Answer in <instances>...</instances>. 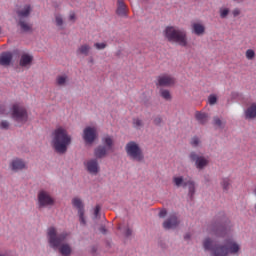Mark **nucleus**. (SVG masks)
Returning a JSON list of instances; mask_svg holds the SVG:
<instances>
[{
	"label": "nucleus",
	"mask_w": 256,
	"mask_h": 256,
	"mask_svg": "<svg viewBox=\"0 0 256 256\" xmlns=\"http://www.w3.org/2000/svg\"><path fill=\"white\" fill-rule=\"evenodd\" d=\"M124 233H125L126 237H129L133 233V230H131V228H126L124 230Z\"/></svg>",
	"instance_id": "de8ad7c7"
},
{
	"label": "nucleus",
	"mask_w": 256,
	"mask_h": 256,
	"mask_svg": "<svg viewBox=\"0 0 256 256\" xmlns=\"http://www.w3.org/2000/svg\"><path fill=\"white\" fill-rule=\"evenodd\" d=\"M13 60V54L11 52H4L0 55V65L7 66L11 65Z\"/></svg>",
	"instance_id": "cd10ccee"
},
{
	"label": "nucleus",
	"mask_w": 256,
	"mask_h": 256,
	"mask_svg": "<svg viewBox=\"0 0 256 256\" xmlns=\"http://www.w3.org/2000/svg\"><path fill=\"white\" fill-rule=\"evenodd\" d=\"M116 13L119 17H124V18L128 17V15H127L128 10H127V5L125 4V1H123V0L117 1Z\"/></svg>",
	"instance_id": "412c9836"
},
{
	"label": "nucleus",
	"mask_w": 256,
	"mask_h": 256,
	"mask_svg": "<svg viewBox=\"0 0 256 256\" xmlns=\"http://www.w3.org/2000/svg\"><path fill=\"white\" fill-rule=\"evenodd\" d=\"M87 62H88V65H95V58L90 56L88 57Z\"/></svg>",
	"instance_id": "49530a36"
},
{
	"label": "nucleus",
	"mask_w": 256,
	"mask_h": 256,
	"mask_svg": "<svg viewBox=\"0 0 256 256\" xmlns=\"http://www.w3.org/2000/svg\"><path fill=\"white\" fill-rule=\"evenodd\" d=\"M10 117L12 121H15V123H18L19 125H25V123L29 121L27 108L19 103L13 104L10 107Z\"/></svg>",
	"instance_id": "0eeeda50"
},
{
	"label": "nucleus",
	"mask_w": 256,
	"mask_h": 256,
	"mask_svg": "<svg viewBox=\"0 0 256 256\" xmlns=\"http://www.w3.org/2000/svg\"><path fill=\"white\" fill-rule=\"evenodd\" d=\"M184 239H185L186 241L189 240V239H191V234H190V233L185 234Z\"/></svg>",
	"instance_id": "8fccbe9b"
},
{
	"label": "nucleus",
	"mask_w": 256,
	"mask_h": 256,
	"mask_svg": "<svg viewBox=\"0 0 256 256\" xmlns=\"http://www.w3.org/2000/svg\"><path fill=\"white\" fill-rule=\"evenodd\" d=\"M221 186L224 189V191H229V187H231V179L223 178L221 181Z\"/></svg>",
	"instance_id": "f704fd0d"
},
{
	"label": "nucleus",
	"mask_w": 256,
	"mask_h": 256,
	"mask_svg": "<svg viewBox=\"0 0 256 256\" xmlns=\"http://www.w3.org/2000/svg\"><path fill=\"white\" fill-rule=\"evenodd\" d=\"M204 251H210L211 256L241 255V243L235 238H227L222 244H213V239L207 237L202 242Z\"/></svg>",
	"instance_id": "f257e3e1"
},
{
	"label": "nucleus",
	"mask_w": 256,
	"mask_h": 256,
	"mask_svg": "<svg viewBox=\"0 0 256 256\" xmlns=\"http://www.w3.org/2000/svg\"><path fill=\"white\" fill-rule=\"evenodd\" d=\"M10 126H11V123H9V121H7V120H2L0 122V129H2V130H7V129H9Z\"/></svg>",
	"instance_id": "ea45409f"
},
{
	"label": "nucleus",
	"mask_w": 256,
	"mask_h": 256,
	"mask_svg": "<svg viewBox=\"0 0 256 256\" xmlns=\"http://www.w3.org/2000/svg\"><path fill=\"white\" fill-rule=\"evenodd\" d=\"M36 205L40 210L51 209V207H55V205H57V200L49 190L40 189L37 192Z\"/></svg>",
	"instance_id": "423d86ee"
},
{
	"label": "nucleus",
	"mask_w": 256,
	"mask_h": 256,
	"mask_svg": "<svg viewBox=\"0 0 256 256\" xmlns=\"http://www.w3.org/2000/svg\"><path fill=\"white\" fill-rule=\"evenodd\" d=\"M188 157L190 161L195 163V167L198 169V171H203L205 167L209 166V157L201 156L195 151L190 152Z\"/></svg>",
	"instance_id": "9d476101"
},
{
	"label": "nucleus",
	"mask_w": 256,
	"mask_h": 256,
	"mask_svg": "<svg viewBox=\"0 0 256 256\" xmlns=\"http://www.w3.org/2000/svg\"><path fill=\"white\" fill-rule=\"evenodd\" d=\"M92 51L93 47H91V44L83 43L77 48L76 55H78V57H89Z\"/></svg>",
	"instance_id": "f3484780"
},
{
	"label": "nucleus",
	"mask_w": 256,
	"mask_h": 256,
	"mask_svg": "<svg viewBox=\"0 0 256 256\" xmlns=\"http://www.w3.org/2000/svg\"><path fill=\"white\" fill-rule=\"evenodd\" d=\"M179 223H181V221H179L177 214H172L163 222L162 225L165 229H176V227H179Z\"/></svg>",
	"instance_id": "dca6fc26"
},
{
	"label": "nucleus",
	"mask_w": 256,
	"mask_h": 256,
	"mask_svg": "<svg viewBox=\"0 0 256 256\" xmlns=\"http://www.w3.org/2000/svg\"><path fill=\"white\" fill-rule=\"evenodd\" d=\"M189 180L183 175H174L172 177V183L176 189H185L187 188V183Z\"/></svg>",
	"instance_id": "a211bd4d"
},
{
	"label": "nucleus",
	"mask_w": 256,
	"mask_h": 256,
	"mask_svg": "<svg viewBox=\"0 0 256 256\" xmlns=\"http://www.w3.org/2000/svg\"><path fill=\"white\" fill-rule=\"evenodd\" d=\"M98 135L96 126H86L82 132V139L86 145H93Z\"/></svg>",
	"instance_id": "1a4fd4ad"
},
{
	"label": "nucleus",
	"mask_w": 256,
	"mask_h": 256,
	"mask_svg": "<svg viewBox=\"0 0 256 256\" xmlns=\"http://www.w3.org/2000/svg\"><path fill=\"white\" fill-rule=\"evenodd\" d=\"M94 47L98 51H103V49L107 48V43H105V42H96V43H94Z\"/></svg>",
	"instance_id": "4c0bfd02"
},
{
	"label": "nucleus",
	"mask_w": 256,
	"mask_h": 256,
	"mask_svg": "<svg viewBox=\"0 0 256 256\" xmlns=\"http://www.w3.org/2000/svg\"><path fill=\"white\" fill-rule=\"evenodd\" d=\"M33 62V56L25 53L22 54L21 58H20V67H29L31 66V63Z\"/></svg>",
	"instance_id": "c85d7f7f"
},
{
	"label": "nucleus",
	"mask_w": 256,
	"mask_h": 256,
	"mask_svg": "<svg viewBox=\"0 0 256 256\" xmlns=\"http://www.w3.org/2000/svg\"><path fill=\"white\" fill-rule=\"evenodd\" d=\"M55 85L57 87H67L69 85V75L60 74L56 76Z\"/></svg>",
	"instance_id": "b1692460"
},
{
	"label": "nucleus",
	"mask_w": 256,
	"mask_h": 256,
	"mask_svg": "<svg viewBox=\"0 0 256 256\" xmlns=\"http://www.w3.org/2000/svg\"><path fill=\"white\" fill-rule=\"evenodd\" d=\"M234 3H243L245 0H233Z\"/></svg>",
	"instance_id": "603ef678"
},
{
	"label": "nucleus",
	"mask_w": 256,
	"mask_h": 256,
	"mask_svg": "<svg viewBox=\"0 0 256 256\" xmlns=\"http://www.w3.org/2000/svg\"><path fill=\"white\" fill-rule=\"evenodd\" d=\"M190 145H192L193 147H200L201 138H199L198 136L192 137L190 140Z\"/></svg>",
	"instance_id": "e433bc0d"
},
{
	"label": "nucleus",
	"mask_w": 256,
	"mask_h": 256,
	"mask_svg": "<svg viewBox=\"0 0 256 256\" xmlns=\"http://www.w3.org/2000/svg\"><path fill=\"white\" fill-rule=\"evenodd\" d=\"M160 96L162 99H165V101H171V92L168 89H160Z\"/></svg>",
	"instance_id": "473e14b6"
},
{
	"label": "nucleus",
	"mask_w": 256,
	"mask_h": 256,
	"mask_svg": "<svg viewBox=\"0 0 256 256\" xmlns=\"http://www.w3.org/2000/svg\"><path fill=\"white\" fill-rule=\"evenodd\" d=\"M214 125L218 127V129H225V125H227V121L225 119H221L219 117H214Z\"/></svg>",
	"instance_id": "7c9ffc66"
},
{
	"label": "nucleus",
	"mask_w": 256,
	"mask_h": 256,
	"mask_svg": "<svg viewBox=\"0 0 256 256\" xmlns=\"http://www.w3.org/2000/svg\"><path fill=\"white\" fill-rule=\"evenodd\" d=\"M204 181H205V183H209V176H205Z\"/></svg>",
	"instance_id": "3c124183"
},
{
	"label": "nucleus",
	"mask_w": 256,
	"mask_h": 256,
	"mask_svg": "<svg viewBox=\"0 0 256 256\" xmlns=\"http://www.w3.org/2000/svg\"><path fill=\"white\" fill-rule=\"evenodd\" d=\"M208 103L209 105H215L217 103V95L210 94L208 97Z\"/></svg>",
	"instance_id": "58836bf2"
},
{
	"label": "nucleus",
	"mask_w": 256,
	"mask_h": 256,
	"mask_svg": "<svg viewBox=\"0 0 256 256\" xmlns=\"http://www.w3.org/2000/svg\"><path fill=\"white\" fill-rule=\"evenodd\" d=\"M101 212V206L97 205L94 208V219H99V213Z\"/></svg>",
	"instance_id": "79ce46f5"
},
{
	"label": "nucleus",
	"mask_w": 256,
	"mask_h": 256,
	"mask_svg": "<svg viewBox=\"0 0 256 256\" xmlns=\"http://www.w3.org/2000/svg\"><path fill=\"white\" fill-rule=\"evenodd\" d=\"M132 124H133V127L134 129H143V120L140 119V118H133L132 120Z\"/></svg>",
	"instance_id": "72a5a7b5"
},
{
	"label": "nucleus",
	"mask_w": 256,
	"mask_h": 256,
	"mask_svg": "<svg viewBox=\"0 0 256 256\" xmlns=\"http://www.w3.org/2000/svg\"><path fill=\"white\" fill-rule=\"evenodd\" d=\"M54 23L59 31H63L66 27L65 18L61 14L54 15Z\"/></svg>",
	"instance_id": "a878e982"
},
{
	"label": "nucleus",
	"mask_w": 256,
	"mask_h": 256,
	"mask_svg": "<svg viewBox=\"0 0 256 256\" xmlns=\"http://www.w3.org/2000/svg\"><path fill=\"white\" fill-rule=\"evenodd\" d=\"M245 57L246 59H248V61H253V59H255V50L253 49L246 50Z\"/></svg>",
	"instance_id": "c9c22d12"
},
{
	"label": "nucleus",
	"mask_w": 256,
	"mask_h": 256,
	"mask_svg": "<svg viewBox=\"0 0 256 256\" xmlns=\"http://www.w3.org/2000/svg\"><path fill=\"white\" fill-rule=\"evenodd\" d=\"M72 207L77 210L80 225H87V220L85 219V203L83 202V199L80 197H74L72 198Z\"/></svg>",
	"instance_id": "6e6552de"
},
{
	"label": "nucleus",
	"mask_w": 256,
	"mask_h": 256,
	"mask_svg": "<svg viewBox=\"0 0 256 256\" xmlns=\"http://www.w3.org/2000/svg\"><path fill=\"white\" fill-rule=\"evenodd\" d=\"M191 31L194 35H197V37H202V35H205V24L201 22H193L191 24Z\"/></svg>",
	"instance_id": "6ab92c4d"
},
{
	"label": "nucleus",
	"mask_w": 256,
	"mask_h": 256,
	"mask_svg": "<svg viewBox=\"0 0 256 256\" xmlns=\"http://www.w3.org/2000/svg\"><path fill=\"white\" fill-rule=\"evenodd\" d=\"M232 15H233V17H239V15H241V10L239 8H235L232 11Z\"/></svg>",
	"instance_id": "a18cd8bd"
},
{
	"label": "nucleus",
	"mask_w": 256,
	"mask_h": 256,
	"mask_svg": "<svg viewBox=\"0 0 256 256\" xmlns=\"http://www.w3.org/2000/svg\"><path fill=\"white\" fill-rule=\"evenodd\" d=\"M77 19V16L75 15V12H70L68 16V21H71L72 23H75V20Z\"/></svg>",
	"instance_id": "37998d69"
},
{
	"label": "nucleus",
	"mask_w": 256,
	"mask_h": 256,
	"mask_svg": "<svg viewBox=\"0 0 256 256\" xmlns=\"http://www.w3.org/2000/svg\"><path fill=\"white\" fill-rule=\"evenodd\" d=\"M51 139L52 148L59 155H65L67 149H69V145L73 141V137H71L69 131L63 126H58L53 130Z\"/></svg>",
	"instance_id": "7ed1b4c3"
},
{
	"label": "nucleus",
	"mask_w": 256,
	"mask_h": 256,
	"mask_svg": "<svg viewBox=\"0 0 256 256\" xmlns=\"http://www.w3.org/2000/svg\"><path fill=\"white\" fill-rule=\"evenodd\" d=\"M18 27L23 33H29L33 30V25L29 23V19H18Z\"/></svg>",
	"instance_id": "5701e85b"
},
{
	"label": "nucleus",
	"mask_w": 256,
	"mask_h": 256,
	"mask_svg": "<svg viewBox=\"0 0 256 256\" xmlns=\"http://www.w3.org/2000/svg\"><path fill=\"white\" fill-rule=\"evenodd\" d=\"M124 149L127 157L131 161H136V163H142V161H145V154L143 153V149L138 142L133 140L129 141L128 143H126Z\"/></svg>",
	"instance_id": "39448f33"
},
{
	"label": "nucleus",
	"mask_w": 256,
	"mask_h": 256,
	"mask_svg": "<svg viewBox=\"0 0 256 256\" xmlns=\"http://www.w3.org/2000/svg\"><path fill=\"white\" fill-rule=\"evenodd\" d=\"M109 151L110 150L103 145H99L94 149V157L95 159H104V157H107V155H109Z\"/></svg>",
	"instance_id": "4be33fe9"
},
{
	"label": "nucleus",
	"mask_w": 256,
	"mask_h": 256,
	"mask_svg": "<svg viewBox=\"0 0 256 256\" xmlns=\"http://www.w3.org/2000/svg\"><path fill=\"white\" fill-rule=\"evenodd\" d=\"M17 15L18 19H29V15H31V5H25L23 8L18 10Z\"/></svg>",
	"instance_id": "393cba45"
},
{
	"label": "nucleus",
	"mask_w": 256,
	"mask_h": 256,
	"mask_svg": "<svg viewBox=\"0 0 256 256\" xmlns=\"http://www.w3.org/2000/svg\"><path fill=\"white\" fill-rule=\"evenodd\" d=\"M186 187L188 188V196L193 199L195 192L197 191L195 182L192 179H189L188 183H186Z\"/></svg>",
	"instance_id": "c756f323"
},
{
	"label": "nucleus",
	"mask_w": 256,
	"mask_h": 256,
	"mask_svg": "<svg viewBox=\"0 0 256 256\" xmlns=\"http://www.w3.org/2000/svg\"><path fill=\"white\" fill-rule=\"evenodd\" d=\"M116 55H117V57H119V55H121V50H118V51L116 52Z\"/></svg>",
	"instance_id": "864d4df0"
},
{
	"label": "nucleus",
	"mask_w": 256,
	"mask_h": 256,
	"mask_svg": "<svg viewBox=\"0 0 256 256\" xmlns=\"http://www.w3.org/2000/svg\"><path fill=\"white\" fill-rule=\"evenodd\" d=\"M10 169L15 173L23 171V169H27V162L21 158H14L10 162Z\"/></svg>",
	"instance_id": "4468645a"
},
{
	"label": "nucleus",
	"mask_w": 256,
	"mask_h": 256,
	"mask_svg": "<svg viewBox=\"0 0 256 256\" xmlns=\"http://www.w3.org/2000/svg\"><path fill=\"white\" fill-rule=\"evenodd\" d=\"M244 118L246 121H255L256 119V102H250L244 109Z\"/></svg>",
	"instance_id": "ddd939ff"
},
{
	"label": "nucleus",
	"mask_w": 256,
	"mask_h": 256,
	"mask_svg": "<svg viewBox=\"0 0 256 256\" xmlns=\"http://www.w3.org/2000/svg\"><path fill=\"white\" fill-rule=\"evenodd\" d=\"M161 123H163V118H161V116H157L156 118H154L155 125H161Z\"/></svg>",
	"instance_id": "c03bdc74"
},
{
	"label": "nucleus",
	"mask_w": 256,
	"mask_h": 256,
	"mask_svg": "<svg viewBox=\"0 0 256 256\" xmlns=\"http://www.w3.org/2000/svg\"><path fill=\"white\" fill-rule=\"evenodd\" d=\"M195 119L198 121L200 125L207 124V121H209V114L202 112V111H196L195 112Z\"/></svg>",
	"instance_id": "bb28decb"
},
{
	"label": "nucleus",
	"mask_w": 256,
	"mask_h": 256,
	"mask_svg": "<svg viewBox=\"0 0 256 256\" xmlns=\"http://www.w3.org/2000/svg\"><path fill=\"white\" fill-rule=\"evenodd\" d=\"M102 147H105L109 151H113V147L115 146V139L113 136L106 134L102 137Z\"/></svg>",
	"instance_id": "aec40b11"
},
{
	"label": "nucleus",
	"mask_w": 256,
	"mask_h": 256,
	"mask_svg": "<svg viewBox=\"0 0 256 256\" xmlns=\"http://www.w3.org/2000/svg\"><path fill=\"white\" fill-rule=\"evenodd\" d=\"M10 112L7 110V106L5 104L0 105V115H9Z\"/></svg>",
	"instance_id": "a19ab883"
},
{
	"label": "nucleus",
	"mask_w": 256,
	"mask_h": 256,
	"mask_svg": "<svg viewBox=\"0 0 256 256\" xmlns=\"http://www.w3.org/2000/svg\"><path fill=\"white\" fill-rule=\"evenodd\" d=\"M208 233L215 235V237H225V227L223 224H212L208 227Z\"/></svg>",
	"instance_id": "2eb2a0df"
},
{
	"label": "nucleus",
	"mask_w": 256,
	"mask_h": 256,
	"mask_svg": "<svg viewBox=\"0 0 256 256\" xmlns=\"http://www.w3.org/2000/svg\"><path fill=\"white\" fill-rule=\"evenodd\" d=\"M164 37L169 43H176L180 47H187L189 39L187 38V30L178 26H167L164 31Z\"/></svg>",
	"instance_id": "20e7f679"
},
{
	"label": "nucleus",
	"mask_w": 256,
	"mask_h": 256,
	"mask_svg": "<svg viewBox=\"0 0 256 256\" xmlns=\"http://www.w3.org/2000/svg\"><path fill=\"white\" fill-rule=\"evenodd\" d=\"M0 256H7V255H5V254H1V253H0Z\"/></svg>",
	"instance_id": "5fc2aeb1"
},
{
	"label": "nucleus",
	"mask_w": 256,
	"mask_h": 256,
	"mask_svg": "<svg viewBox=\"0 0 256 256\" xmlns=\"http://www.w3.org/2000/svg\"><path fill=\"white\" fill-rule=\"evenodd\" d=\"M157 87H173L175 85V77L171 74H162L157 77Z\"/></svg>",
	"instance_id": "f8f14e48"
},
{
	"label": "nucleus",
	"mask_w": 256,
	"mask_h": 256,
	"mask_svg": "<svg viewBox=\"0 0 256 256\" xmlns=\"http://www.w3.org/2000/svg\"><path fill=\"white\" fill-rule=\"evenodd\" d=\"M67 237H69V233H57L55 227H50L47 231V239L51 249L59 251L62 256H70L73 253L71 244L67 243Z\"/></svg>",
	"instance_id": "f03ea898"
},
{
	"label": "nucleus",
	"mask_w": 256,
	"mask_h": 256,
	"mask_svg": "<svg viewBox=\"0 0 256 256\" xmlns=\"http://www.w3.org/2000/svg\"><path fill=\"white\" fill-rule=\"evenodd\" d=\"M84 167L89 175H99L101 171V166L99 165V160L97 158H90L84 161Z\"/></svg>",
	"instance_id": "9b49d317"
},
{
	"label": "nucleus",
	"mask_w": 256,
	"mask_h": 256,
	"mask_svg": "<svg viewBox=\"0 0 256 256\" xmlns=\"http://www.w3.org/2000/svg\"><path fill=\"white\" fill-rule=\"evenodd\" d=\"M229 13H231V10L229 8L221 7L219 9L220 19H227V17H229Z\"/></svg>",
	"instance_id": "2f4dec72"
},
{
	"label": "nucleus",
	"mask_w": 256,
	"mask_h": 256,
	"mask_svg": "<svg viewBox=\"0 0 256 256\" xmlns=\"http://www.w3.org/2000/svg\"><path fill=\"white\" fill-rule=\"evenodd\" d=\"M166 215H167V210H161L160 212H159V217H166Z\"/></svg>",
	"instance_id": "09e8293b"
}]
</instances>
